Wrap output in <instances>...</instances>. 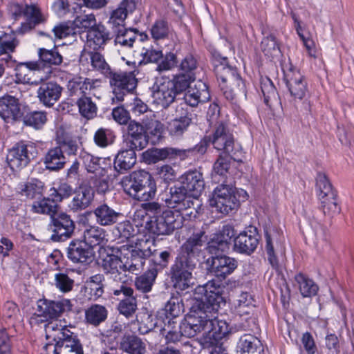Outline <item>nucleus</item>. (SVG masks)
<instances>
[{
    "label": "nucleus",
    "instance_id": "f257e3e1",
    "mask_svg": "<svg viewBox=\"0 0 354 354\" xmlns=\"http://www.w3.org/2000/svg\"><path fill=\"white\" fill-rule=\"evenodd\" d=\"M223 293V287L220 283L214 280L209 281L195 288L194 294L202 297H198L192 306H200V311L203 316H211V314H216L222 306L225 305Z\"/></svg>",
    "mask_w": 354,
    "mask_h": 354
},
{
    "label": "nucleus",
    "instance_id": "f03ea898",
    "mask_svg": "<svg viewBox=\"0 0 354 354\" xmlns=\"http://www.w3.org/2000/svg\"><path fill=\"white\" fill-rule=\"evenodd\" d=\"M183 227V216L171 210L163 211L159 215H152L145 224V228L157 236L169 235Z\"/></svg>",
    "mask_w": 354,
    "mask_h": 354
},
{
    "label": "nucleus",
    "instance_id": "7ed1b4c3",
    "mask_svg": "<svg viewBox=\"0 0 354 354\" xmlns=\"http://www.w3.org/2000/svg\"><path fill=\"white\" fill-rule=\"evenodd\" d=\"M108 78L112 89L113 102H120L124 97L132 93L137 86L138 80L133 72H112Z\"/></svg>",
    "mask_w": 354,
    "mask_h": 354
},
{
    "label": "nucleus",
    "instance_id": "20e7f679",
    "mask_svg": "<svg viewBox=\"0 0 354 354\" xmlns=\"http://www.w3.org/2000/svg\"><path fill=\"white\" fill-rule=\"evenodd\" d=\"M196 265V261L178 254L170 270L171 279L176 288L184 290L194 283L192 272Z\"/></svg>",
    "mask_w": 354,
    "mask_h": 354
},
{
    "label": "nucleus",
    "instance_id": "39448f33",
    "mask_svg": "<svg viewBox=\"0 0 354 354\" xmlns=\"http://www.w3.org/2000/svg\"><path fill=\"white\" fill-rule=\"evenodd\" d=\"M66 308H71L70 301H51L39 299L37 304V308L30 318L31 323L41 324L50 319L59 316Z\"/></svg>",
    "mask_w": 354,
    "mask_h": 354
},
{
    "label": "nucleus",
    "instance_id": "423d86ee",
    "mask_svg": "<svg viewBox=\"0 0 354 354\" xmlns=\"http://www.w3.org/2000/svg\"><path fill=\"white\" fill-rule=\"evenodd\" d=\"M215 314L207 315L204 318L205 335L201 338L203 347H210L218 344V341L225 337L230 332L228 324L225 320L216 319Z\"/></svg>",
    "mask_w": 354,
    "mask_h": 354
},
{
    "label": "nucleus",
    "instance_id": "0eeeda50",
    "mask_svg": "<svg viewBox=\"0 0 354 354\" xmlns=\"http://www.w3.org/2000/svg\"><path fill=\"white\" fill-rule=\"evenodd\" d=\"M209 142L214 149L223 151V153H236L241 149L239 145H235L233 135L223 122L216 125L212 136L209 137Z\"/></svg>",
    "mask_w": 354,
    "mask_h": 354
},
{
    "label": "nucleus",
    "instance_id": "6e6552de",
    "mask_svg": "<svg viewBox=\"0 0 354 354\" xmlns=\"http://www.w3.org/2000/svg\"><path fill=\"white\" fill-rule=\"evenodd\" d=\"M284 81L295 99L302 100L308 93L307 82L304 76L292 66L283 68Z\"/></svg>",
    "mask_w": 354,
    "mask_h": 354
},
{
    "label": "nucleus",
    "instance_id": "1a4fd4ad",
    "mask_svg": "<svg viewBox=\"0 0 354 354\" xmlns=\"http://www.w3.org/2000/svg\"><path fill=\"white\" fill-rule=\"evenodd\" d=\"M200 308V306H192L187 318L178 325L183 336L190 338L201 332L205 335L204 318L206 317L202 315Z\"/></svg>",
    "mask_w": 354,
    "mask_h": 354
},
{
    "label": "nucleus",
    "instance_id": "9d476101",
    "mask_svg": "<svg viewBox=\"0 0 354 354\" xmlns=\"http://www.w3.org/2000/svg\"><path fill=\"white\" fill-rule=\"evenodd\" d=\"M174 84L169 79L157 80L153 86V102L163 108H167L174 102L177 93L174 90Z\"/></svg>",
    "mask_w": 354,
    "mask_h": 354
},
{
    "label": "nucleus",
    "instance_id": "9b49d317",
    "mask_svg": "<svg viewBox=\"0 0 354 354\" xmlns=\"http://www.w3.org/2000/svg\"><path fill=\"white\" fill-rule=\"evenodd\" d=\"M133 289L122 283L118 288L113 290V294L115 296H122L120 299L118 310L120 314L123 315L127 318L131 317L137 310V300L133 296Z\"/></svg>",
    "mask_w": 354,
    "mask_h": 354
},
{
    "label": "nucleus",
    "instance_id": "f8f14e48",
    "mask_svg": "<svg viewBox=\"0 0 354 354\" xmlns=\"http://www.w3.org/2000/svg\"><path fill=\"white\" fill-rule=\"evenodd\" d=\"M53 225L52 239L55 241H62L70 238L75 230V223L70 216L65 213L57 214L51 219Z\"/></svg>",
    "mask_w": 354,
    "mask_h": 354
},
{
    "label": "nucleus",
    "instance_id": "ddd939ff",
    "mask_svg": "<svg viewBox=\"0 0 354 354\" xmlns=\"http://www.w3.org/2000/svg\"><path fill=\"white\" fill-rule=\"evenodd\" d=\"M38 56L39 60L36 63L39 64V69L44 71L45 73V75L41 77V81L48 77V75L51 73L52 66H59L63 62V57L57 48L50 50L40 48L38 50Z\"/></svg>",
    "mask_w": 354,
    "mask_h": 354
},
{
    "label": "nucleus",
    "instance_id": "4468645a",
    "mask_svg": "<svg viewBox=\"0 0 354 354\" xmlns=\"http://www.w3.org/2000/svg\"><path fill=\"white\" fill-rule=\"evenodd\" d=\"M31 156L28 146L23 143H19L9 150L6 161L12 171H19L29 164Z\"/></svg>",
    "mask_w": 354,
    "mask_h": 354
},
{
    "label": "nucleus",
    "instance_id": "2eb2a0df",
    "mask_svg": "<svg viewBox=\"0 0 354 354\" xmlns=\"http://www.w3.org/2000/svg\"><path fill=\"white\" fill-rule=\"evenodd\" d=\"M23 116V111L19 99L11 95L0 98V117L6 122L19 120Z\"/></svg>",
    "mask_w": 354,
    "mask_h": 354
},
{
    "label": "nucleus",
    "instance_id": "dca6fc26",
    "mask_svg": "<svg viewBox=\"0 0 354 354\" xmlns=\"http://www.w3.org/2000/svg\"><path fill=\"white\" fill-rule=\"evenodd\" d=\"M265 240L268 261L273 267L277 266V253L282 250L283 236L277 229L270 227L265 230Z\"/></svg>",
    "mask_w": 354,
    "mask_h": 354
},
{
    "label": "nucleus",
    "instance_id": "f3484780",
    "mask_svg": "<svg viewBox=\"0 0 354 354\" xmlns=\"http://www.w3.org/2000/svg\"><path fill=\"white\" fill-rule=\"evenodd\" d=\"M193 197L186 191L178 182L169 189V196L165 199L168 207L183 209L192 205Z\"/></svg>",
    "mask_w": 354,
    "mask_h": 354
},
{
    "label": "nucleus",
    "instance_id": "a211bd4d",
    "mask_svg": "<svg viewBox=\"0 0 354 354\" xmlns=\"http://www.w3.org/2000/svg\"><path fill=\"white\" fill-rule=\"evenodd\" d=\"M193 198L197 199L205 188V182L202 173L197 170L189 171L183 175L179 181Z\"/></svg>",
    "mask_w": 354,
    "mask_h": 354
},
{
    "label": "nucleus",
    "instance_id": "6ab92c4d",
    "mask_svg": "<svg viewBox=\"0 0 354 354\" xmlns=\"http://www.w3.org/2000/svg\"><path fill=\"white\" fill-rule=\"evenodd\" d=\"M68 258L75 263L88 264L93 261V253L82 241H73L67 248Z\"/></svg>",
    "mask_w": 354,
    "mask_h": 354
},
{
    "label": "nucleus",
    "instance_id": "aec40b11",
    "mask_svg": "<svg viewBox=\"0 0 354 354\" xmlns=\"http://www.w3.org/2000/svg\"><path fill=\"white\" fill-rule=\"evenodd\" d=\"M100 264L104 272L115 281H122L125 277L122 273L126 272L124 263L117 255L106 254L102 256Z\"/></svg>",
    "mask_w": 354,
    "mask_h": 354
},
{
    "label": "nucleus",
    "instance_id": "412c9836",
    "mask_svg": "<svg viewBox=\"0 0 354 354\" xmlns=\"http://www.w3.org/2000/svg\"><path fill=\"white\" fill-rule=\"evenodd\" d=\"M62 87L55 82H43L37 89V97L47 107L53 106L60 98Z\"/></svg>",
    "mask_w": 354,
    "mask_h": 354
},
{
    "label": "nucleus",
    "instance_id": "4be33fe9",
    "mask_svg": "<svg viewBox=\"0 0 354 354\" xmlns=\"http://www.w3.org/2000/svg\"><path fill=\"white\" fill-rule=\"evenodd\" d=\"M205 242L206 238L203 231L194 233L181 245L178 254L196 261V257L201 252L202 247Z\"/></svg>",
    "mask_w": 354,
    "mask_h": 354
},
{
    "label": "nucleus",
    "instance_id": "5701e85b",
    "mask_svg": "<svg viewBox=\"0 0 354 354\" xmlns=\"http://www.w3.org/2000/svg\"><path fill=\"white\" fill-rule=\"evenodd\" d=\"M151 178V174L145 170L135 171L123 177L121 184L124 191L132 197Z\"/></svg>",
    "mask_w": 354,
    "mask_h": 354
},
{
    "label": "nucleus",
    "instance_id": "b1692460",
    "mask_svg": "<svg viewBox=\"0 0 354 354\" xmlns=\"http://www.w3.org/2000/svg\"><path fill=\"white\" fill-rule=\"evenodd\" d=\"M136 8L135 0H122L117 9L114 10L110 16L109 24L113 31L124 27V21L129 14L132 13Z\"/></svg>",
    "mask_w": 354,
    "mask_h": 354
},
{
    "label": "nucleus",
    "instance_id": "393cba45",
    "mask_svg": "<svg viewBox=\"0 0 354 354\" xmlns=\"http://www.w3.org/2000/svg\"><path fill=\"white\" fill-rule=\"evenodd\" d=\"M148 140L143 126L132 120L128 125V138L126 140L127 147L142 150L147 147Z\"/></svg>",
    "mask_w": 354,
    "mask_h": 354
},
{
    "label": "nucleus",
    "instance_id": "a878e982",
    "mask_svg": "<svg viewBox=\"0 0 354 354\" xmlns=\"http://www.w3.org/2000/svg\"><path fill=\"white\" fill-rule=\"evenodd\" d=\"M214 70L218 80H220L223 84L237 85L240 86V88L244 87V83L236 68L227 64L225 57L222 59V62L219 64H216Z\"/></svg>",
    "mask_w": 354,
    "mask_h": 354
},
{
    "label": "nucleus",
    "instance_id": "bb28decb",
    "mask_svg": "<svg viewBox=\"0 0 354 354\" xmlns=\"http://www.w3.org/2000/svg\"><path fill=\"white\" fill-rule=\"evenodd\" d=\"M236 153H221L213 166L212 177L214 180L223 183L232 181V176L230 173V165L232 159L235 160L234 156Z\"/></svg>",
    "mask_w": 354,
    "mask_h": 354
},
{
    "label": "nucleus",
    "instance_id": "cd10ccee",
    "mask_svg": "<svg viewBox=\"0 0 354 354\" xmlns=\"http://www.w3.org/2000/svg\"><path fill=\"white\" fill-rule=\"evenodd\" d=\"M183 99L186 105L195 107L199 103L207 102L210 99V95L205 83L198 81L194 86L189 88Z\"/></svg>",
    "mask_w": 354,
    "mask_h": 354
},
{
    "label": "nucleus",
    "instance_id": "c85d7f7f",
    "mask_svg": "<svg viewBox=\"0 0 354 354\" xmlns=\"http://www.w3.org/2000/svg\"><path fill=\"white\" fill-rule=\"evenodd\" d=\"M236 267L237 262L234 258L225 255H218L212 259V272L221 279L231 274Z\"/></svg>",
    "mask_w": 354,
    "mask_h": 354
},
{
    "label": "nucleus",
    "instance_id": "c756f323",
    "mask_svg": "<svg viewBox=\"0 0 354 354\" xmlns=\"http://www.w3.org/2000/svg\"><path fill=\"white\" fill-rule=\"evenodd\" d=\"M234 249L236 252L250 254L259 244V238L255 231L243 232L234 240Z\"/></svg>",
    "mask_w": 354,
    "mask_h": 354
},
{
    "label": "nucleus",
    "instance_id": "7c9ffc66",
    "mask_svg": "<svg viewBox=\"0 0 354 354\" xmlns=\"http://www.w3.org/2000/svg\"><path fill=\"white\" fill-rule=\"evenodd\" d=\"M23 16L26 18V21L21 24L19 28L21 33L32 30L46 19L40 8L35 4L26 5L23 10Z\"/></svg>",
    "mask_w": 354,
    "mask_h": 354
},
{
    "label": "nucleus",
    "instance_id": "2f4dec72",
    "mask_svg": "<svg viewBox=\"0 0 354 354\" xmlns=\"http://www.w3.org/2000/svg\"><path fill=\"white\" fill-rule=\"evenodd\" d=\"M67 157L58 146L49 149L43 158L45 168L50 171H58L64 168Z\"/></svg>",
    "mask_w": 354,
    "mask_h": 354
},
{
    "label": "nucleus",
    "instance_id": "473e14b6",
    "mask_svg": "<svg viewBox=\"0 0 354 354\" xmlns=\"http://www.w3.org/2000/svg\"><path fill=\"white\" fill-rule=\"evenodd\" d=\"M236 351L240 354H263L264 348L257 337L250 334H244L237 342Z\"/></svg>",
    "mask_w": 354,
    "mask_h": 354
},
{
    "label": "nucleus",
    "instance_id": "72a5a7b5",
    "mask_svg": "<svg viewBox=\"0 0 354 354\" xmlns=\"http://www.w3.org/2000/svg\"><path fill=\"white\" fill-rule=\"evenodd\" d=\"M235 236L234 227L230 225H224L218 233L215 234L209 243V250L217 249L221 252L227 251L230 245L232 239Z\"/></svg>",
    "mask_w": 354,
    "mask_h": 354
},
{
    "label": "nucleus",
    "instance_id": "f704fd0d",
    "mask_svg": "<svg viewBox=\"0 0 354 354\" xmlns=\"http://www.w3.org/2000/svg\"><path fill=\"white\" fill-rule=\"evenodd\" d=\"M93 198L94 191L91 187L80 186L75 192V196L71 203L70 207L75 212L84 209L91 204Z\"/></svg>",
    "mask_w": 354,
    "mask_h": 354
},
{
    "label": "nucleus",
    "instance_id": "c9c22d12",
    "mask_svg": "<svg viewBox=\"0 0 354 354\" xmlns=\"http://www.w3.org/2000/svg\"><path fill=\"white\" fill-rule=\"evenodd\" d=\"M93 214L95 216L96 222L101 226L112 225L122 217V213L116 212L105 203L98 205L93 210Z\"/></svg>",
    "mask_w": 354,
    "mask_h": 354
},
{
    "label": "nucleus",
    "instance_id": "e433bc0d",
    "mask_svg": "<svg viewBox=\"0 0 354 354\" xmlns=\"http://www.w3.org/2000/svg\"><path fill=\"white\" fill-rule=\"evenodd\" d=\"M109 39V32L102 25H97L86 32V44L93 50L100 48Z\"/></svg>",
    "mask_w": 354,
    "mask_h": 354
},
{
    "label": "nucleus",
    "instance_id": "4c0bfd02",
    "mask_svg": "<svg viewBox=\"0 0 354 354\" xmlns=\"http://www.w3.org/2000/svg\"><path fill=\"white\" fill-rule=\"evenodd\" d=\"M113 32L115 35V45L124 49L132 48L138 37V31L134 28L120 27Z\"/></svg>",
    "mask_w": 354,
    "mask_h": 354
},
{
    "label": "nucleus",
    "instance_id": "58836bf2",
    "mask_svg": "<svg viewBox=\"0 0 354 354\" xmlns=\"http://www.w3.org/2000/svg\"><path fill=\"white\" fill-rule=\"evenodd\" d=\"M136 148L121 150L116 156L114 161V168L119 173H124L130 169L136 162Z\"/></svg>",
    "mask_w": 354,
    "mask_h": 354
},
{
    "label": "nucleus",
    "instance_id": "ea45409f",
    "mask_svg": "<svg viewBox=\"0 0 354 354\" xmlns=\"http://www.w3.org/2000/svg\"><path fill=\"white\" fill-rule=\"evenodd\" d=\"M192 113L185 111V115L176 118L168 122L167 129L174 137L181 136L192 122Z\"/></svg>",
    "mask_w": 354,
    "mask_h": 354
},
{
    "label": "nucleus",
    "instance_id": "a19ab883",
    "mask_svg": "<svg viewBox=\"0 0 354 354\" xmlns=\"http://www.w3.org/2000/svg\"><path fill=\"white\" fill-rule=\"evenodd\" d=\"M106 231L96 225H90L84 231V243L88 247L93 248L104 244L106 241Z\"/></svg>",
    "mask_w": 354,
    "mask_h": 354
},
{
    "label": "nucleus",
    "instance_id": "79ce46f5",
    "mask_svg": "<svg viewBox=\"0 0 354 354\" xmlns=\"http://www.w3.org/2000/svg\"><path fill=\"white\" fill-rule=\"evenodd\" d=\"M45 332L48 339L53 341L61 340L68 337L73 333L66 325H63L61 321L54 320L45 325Z\"/></svg>",
    "mask_w": 354,
    "mask_h": 354
},
{
    "label": "nucleus",
    "instance_id": "37998d69",
    "mask_svg": "<svg viewBox=\"0 0 354 354\" xmlns=\"http://www.w3.org/2000/svg\"><path fill=\"white\" fill-rule=\"evenodd\" d=\"M120 348L128 354H145V343L136 335L124 336L120 342Z\"/></svg>",
    "mask_w": 354,
    "mask_h": 354
},
{
    "label": "nucleus",
    "instance_id": "c03bdc74",
    "mask_svg": "<svg viewBox=\"0 0 354 354\" xmlns=\"http://www.w3.org/2000/svg\"><path fill=\"white\" fill-rule=\"evenodd\" d=\"M107 315L106 308L99 304L92 305L85 310L86 322L94 326H97L104 322Z\"/></svg>",
    "mask_w": 354,
    "mask_h": 354
},
{
    "label": "nucleus",
    "instance_id": "a18cd8bd",
    "mask_svg": "<svg viewBox=\"0 0 354 354\" xmlns=\"http://www.w3.org/2000/svg\"><path fill=\"white\" fill-rule=\"evenodd\" d=\"M58 354H83L82 344L74 333L58 340Z\"/></svg>",
    "mask_w": 354,
    "mask_h": 354
},
{
    "label": "nucleus",
    "instance_id": "49530a36",
    "mask_svg": "<svg viewBox=\"0 0 354 354\" xmlns=\"http://www.w3.org/2000/svg\"><path fill=\"white\" fill-rule=\"evenodd\" d=\"M158 273L157 269L149 268L144 274L136 277L135 280L136 289L143 293L150 292Z\"/></svg>",
    "mask_w": 354,
    "mask_h": 354
},
{
    "label": "nucleus",
    "instance_id": "de8ad7c7",
    "mask_svg": "<svg viewBox=\"0 0 354 354\" xmlns=\"http://www.w3.org/2000/svg\"><path fill=\"white\" fill-rule=\"evenodd\" d=\"M32 209L37 214L49 215L52 219L57 214L58 205L54 198H44L35 201L32 205Z\"/></svg>",
    "mask_w": 354,
    "mask_h": 354
},
{
    "label": "nucleus",
    "instance_id": "09e8293b",
    "mask_svg": "<svg viewBox=\"0 0 354 354\" xmlns=\"http://www.w3.org/2000/svg\"><path fill=\"white\" fill-rule=\"evenodd\" d=\"M38 64L36 62L21 63L19 64L15 69L17 79L23 83L37 84V81L32 80L31 74L33 71H41V69H39Z\"/></svg>",
    "mask_w": 354,
    "mask_h": 354
},
{
    "label": "nucleus",
    "instance_id": "8fccbe9b",
    "mask_svg": "<svg viewBox=\"0 0 354 354\" xmlns=\"http://www.w3.org/2000/svg\"><path fill=\"white\" fill-rule=\"evenodd\" d=\"M155 247V240L144 236L136 239L135 246L132 250L136 251V252L140 254L142 257L148 259L152 256L154 252H157Z\"/></svg>",
    "mask_w": 354,
    "mask_h": 354
},
{
    "label": "nucleus",
    "instance_id": "3c124183",
    "mask_svg": "<svg viewBox=\"0 0 354 354\" xmlns=\"http://www.w3.org/2000/svg\"><path fill=\"white\" fill-rule=\"evenodd\" d=\"M295 279L300 293L304 297H310L317 294L318 286L312 279H308L301 273L295 275Z\"/></svg>",
    "mask_w": 354,
    "mask_h": 354
},
{
    "label": "nucleus",
    "instance_id": "603ef678",
    "mask_svg": "<svg viewBox=\"0 0 354 354\" xmlns=\"http://www.w3.org/2000/svg\"><path fill=\"white\" fill-rule=\"evenodd\" d=\"M18 45V41L14 34L5 33L0 36V55H5L6 62L12 59L10 53H13Z\"/></svg>",
    "mask_w": 354,
    "mask_h": 354
},
{
    "label": "nucleus",
    "instance_id": "864d4df0",
    "mask_svg": "<svg viewBox=\"0 0 354 354\" xmlns=\"http://www.w3.org/2000/svg\"><path fill=\"white\" fill-rule=\"evenodd\" d=\"M146 258L142 257L136 251L131 250L130 256L128 257L124 263V270L126 272L137 274L141 270L145 263Z\"/></svg>",
    "mask_w": 354,
    "mask_h": 354
},
{
    "label": "nucleus",
    "instance_id": "5fc2aeb1",
    "mask_svg": "<svg viewBox=\"0 0 354 354\" xmlns=\"http://www.w3.org/2000/svg\"><path fill=\"white\" fill-rule=\"evenodd\" d=\"M209 205L215 207L216 210L227 215L238 207L239 203L236 196L227 197L218 201H209Z\"/></svg>",
    "mask_w": 354,
    "mask_h": 354
},
{
    "label": "nucleus",
    "instance_id": "6e6d98bb",
    "mask_svg": "<svg viewBox=\"0 0 354 354\" xmlns=\"http://www.w3.org/2000/svg\"><path fill=\"white\" fill-rule=\"evenodd\" d=\"M77 105L80 113L84 118L89 120L96 115L97 108L90 97L86 95L80 97L77 101Z\"/></svg>",
    "mask_w": 354,
    "mask_h": 354
},
{
    "label": "nucleus",
    "instance_id": "4d7b16f0",
    "mask_svg": "<svg viewBox=\"0 0 354 354\" xmlns=\"http://www.w3.org/2000/svg\"><path fill=\"white\" fill-rule=\"evenodd\" d=\"M115 138V134L111 129L101 127L95 132L93 141L97 147L105 148L114 142Z\"/></svg>",
    "mask_w": 354,
    "mask_h": 354
},
{
    "label": "nucleus",
    "instance_id": "13d9d810",
    "mask_svg": "<svg viewBox=\"0 0 354 354\" xmlns=\"http://www.w3.org/2000/svg\"><path fill=\"white\" fill-rule=\"evenodd\" d=\"M234 306L239 315L250 314L252 309V299L248 292H242L234 301Z\"/></svg>",
    "mask_w": 354,
    "mask_h": 354
},
{
    "label": "nucleus",
    "instance_id": "bf43d9fd",
    "mask_svg": "<svg viewBox=\"0 0 354 354\" xmlns=\"http://www.w3.org/2000/svg\"><path fill=\"white\" fill-rule=\"evenodd\" d=\"M80 158L82 159L83 164L89 173L103 174L104 168L101 167L99 164L100 158L95 157L86 151H82Z\"/></svg>",
    "mask_w": 354,
    "mask_h": 354
},
{
    "label": "nucleus",
    "instance_id": "052dcab7",
    "mask_svg": "<svg viewBox=\"0 0 354 354\" xmlns=\"http://www.w3.org/2000/svg\"><path fill=\"white\" fill-rule=\"evenodd\" d=\"M46 121V113L41 111L30 112L26 115L24 119L26 125L32 127L36 129H41Z\"/></svg>",
    "mask_w": 354,
    "mask_h": 354
},
{
    "label": "nucleus",
    "instance_id": "680f3d73",
    "mask_svg": "<svg viewBox=\"0 0 354 354\" xmlns=\"http://www.w3.org/2000/svg\"><path fill=\"white\" fill-rule=\"evenodd\" d=\"M156 192V183L151 178V179H149L147 183L142 185V187L132 196V198L140 201H147L155 196Z\"/></svg>",
    "mask_w": 354,
    "mask_h": 354
},
{
    "label": "nucleus",
    "instance_id": "e2e57ef3",
    "mask_svg": "<svg viewBox=\"0 0 354 354\" xmlns=\"http://www.w3.org/2000/svg\"><path fill=\"white\" fill-rule=\"evenodd\" d=\"M196 77L194 74H187L185 73L176 75L174 78L171 80L174 84V90L177 94L185 91L187 88L189 89L190 87L191 82L195 80Z\"/></svg>",
    "mask_w": 354,
    "mask_h": 354
},
{
    "label": "nucleus",
    "instance_id": "0e129e2a",
    "mask_svg": "<svg viewBox=\"0 0 354 354\" xmlns=\"http://www.w3.org/2000/svg\"><path fill=\"white\" fill-rule=\"evenodd\" d=\"M235 196V188L232 185V181L223 183L218 185L214 190L212 196L209 201H218L227 197H234Z\"/></svg>",
    "mask_w": 354,
    "mask_h": 354
},
{
    "label": "nucleus",
    "instance_id": "69168bd1",
    "mask_svg": "<svg viewBox=\"0 0 354 354\" xmlns=\"http://www.w3.org/2000/svg\"><path fill=\"white\" fill-rule=\"evenodd\" d=\"M316 185L319 190V197L328 196L332 198L333 193H335L328 177L324 173H318L316 178Z\"/></svg>",
    "mask_w": 354,
    "mask_h": 354
},
{
    "label": "nucleus",
    "instance_id": "338daca9",
    "mask_svg": "<svg viewBox=\"0 0 354 354\" xmlns=\"http://www.w3.org/2000/svg\"><path fill=\"white\" fill-rule=\"evenodd\" d=\"M261 48L267 56H276L280 53L277 39L272 34H270L263 39L261 44Z\"/></svg>",
    "mask_w": 354,
    "mask_h": 354
},
{
    "label": "nucleus",
    "instance_id": "774afa93",
    "mask_svg": "<svg viewBox=\"0 0 354 354\" xmlns=\"http://www.w3.org/2000/svg\"><path fill=\"white\" fill-rule=\"evenodd\" d=\"M319 198L324 214L333 216L335 214L339 213L340 208L336 201V193H333L332 198L328 196H319Z\"/></svg>",
    "mask_w": 354,
    "mask_h": 354
}]
</instances>
